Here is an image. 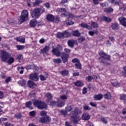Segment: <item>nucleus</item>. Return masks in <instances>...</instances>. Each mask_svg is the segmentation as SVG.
<instances>
[{
    "mask_svg": "<svg viewBox=\"0 0 126 126\" xmlns=\"http://www.w3.org/2000/svg\"><path fill=\"white\" fill-rule=\"evenodd\" d=\"M65 23L67 25H72V24H74V23L71 21L70 20H67L65 21Z\"/></svg>",
    "mask_w": 126,
    "mask_h": 126,
    "instance_id": "nucleus-55",
    "label": "nucleus"
},
{
    "mask_svg": "<svg viewBox=\"0 0 126 126\" xmlns=\"http://www.w3.org/2000/svg\"><path fill=\"white\" fill-rule=\"evenodd\" d=\"M57 12L59 14H61V16L62 17L63 16L64 17V16H65V13L67 12V10L64 8H58L57 9Z\"/></svg>",
    "mask_w": 126,
    "mask_h": 126,
    "instance_id": "nucleus-11",
    "label": "nucleus"
},
{
    "mask_svg": "<svg viewBox=\"0 0 126 126\" xmlns=\"http://www.w3.org/2000/svg\"><path fill=\"white\" fill-rule=\"evenodd\" d=\"M39 123L40 124H45V125H49L50 122L52 121V119L49 116H45L42 117L39 119Z\"/></svg>",
    "mask_w": 126,
    "mask_h": 126,
    "instance_id": "nucleus-8",
    "label": "nucleus"
},
{
    "mask_svg": "<svg viewBox=\"0 0 126 126\" xmlns=\"http://www.w3.org/2000/svg\"><path fill=\"white\" fill-rule=\"evenodd\" d=\"M54 62L55 63L59 64V63H62V59L61 58H57L54 59Z\"/></svg>",
    "mask_w": 126,
    "mask_h": 126,
    "instance_id": "nucleus-49",
    "label": "nucleus"
},
{
    "mask_svg": "<svg viewBox=\"0 0 126 126\" xmlns=\"http://www.w3.org/2000/svg\"><path fill=\"white\" fill-rule=\"evenodd\" d=\"M77 43V41L74 39H69L67 41V45L70 48H73L74 44Z\"/></svg>",
    "mask_w": 126,
    "mask_h": 126,
    "instance_id": "nucleus-15",
    "label": "nucleus"
},
{
    "mask_svg": "<svg viewBox=\"0 0 126 126\" xmlns=\"http://www.w3.org/2000/svg\"><path fill=\"white\" fill-rule=\"evenodd\" d=\"M39 77L40 78V80L41 81H45V80H46V77H45L44 75H43L42 74H40L39 75Z\"/></svg>",
    "mask_w": 126,
    "mask_h": 126,
    "instance_id": "nucleus-63",
    "label": "nucleus"
},
{
    "mask_svg": "<svg viewBox=\"0 0 126 126\" xmlns=\"http://www.w3.org/2000/svg\"><path fill=\"white\" fill-rule=\"evenodd\" d=\"M65 110L66 111H67V113L68 112H71L72 111L73 109L72 107H71V105L66 106L65 108Z\"/></svg>",
    "mask_w": 126,
    "mask_h": 126,
    "instance_id": "nucleus-52",
    "label": "nucleus"
},
{
    "mask_svg": "<svg viewBox=\"0 0 126 126\" xmlns=\"http://www.w3.org/2000/svg\"><path fill=\"white\" fill-rule=\"evenodd\" d=\"M24 66H19L17 67V70L19 71L20 74H23V72H24Z\"/></svg>",
    "mask_w": 126,
    "mask_h": 126,
    "instance_id": "nucleus-41",
    "label": "nucleus"
},
{
    "mask_svg": "<svg viewBox=\"0 0 126 126\" xmlns=\"http://www.w3.org/2000/svg\"><path fill=\"white\" fill-rule=\"evenodd\" d=\"M63 34H64V38H68V37L70 36V33H69V32H67L66 31L63 32Z\"/></svg>",
    "mask_w": 126,
    "mask_h": 126,
    "instance_id": "nucleus-48",
    "label": "nucleus"
},
{
    "mask_svg": "<svg viewBox=\"0 0 126 126\" xmlns=\"http://www.w3.org/2000/svg\"><path fill=\"white\" fill-rule=\"evenodd\" d=\"M112 20L113 19L103 15L100 17L99 21L100 22H106V23H111Z\"/></svg>",
    "mask_w": 126,
    "mask_h": 126,
    "instance_id": "nucleus-9",
    "label": "nucleus"
},
{
    "mask_svg": "<svg viewBox=\"0 0 126 126\" xmlns=\"http://www.w3.org/2000/svg\"><path fill=\"white\" fill-rule=\"evenodd\" d=\"M99 120H100V122L104 124V125H107L108 124V120H107V117H104L101 116V117H99Z\"/></svg>",
    "mask_w": 126,
    "mask_h": 126,
    "instance_id": "nucleus-26",
    "label": "nucleus"
},
{
    "mask_svg": "<svg viewBox=\"0 0 126 126\" xmlns=\"http://www.w3.org/2000/svg\"><path fill=\"white\" fill-rule=\"evenodd\" d=\"M118 21H119L120 24L125 27H126V18L125 17L121 18L118 19Z\"/></svg>",
    "mask_w": 126,
    "mask_h": 126,
    "instance_id": "nucleus-17",
    "label": "nucleus"
},
{
    "mask_svg": "<svg viewBox=\"0 0 126 126\" xmlns=\"http://www.w3.org/2000/svg\"><path fill=\"white\" fill-rule=\"evenodd\" d=\"M111 28L112 30H119V29L120 28L119 23L117 22L111 23Z\"/></svg>",
    "mask_w": 126,
    "mask_h": 126,
    "instance_id": "nucleus-16",
    "label": "nucleus"
},
{
    "mask_svg": "<svg viewBox=\"0 0 126 126\" xmlns=\"http://www.w3.org/2000/svg\"><path fill=\"white\" fill-rule=\"evenodd\" d=\"M81 27H82V28H84L85 29H87L88 30H90L91 27H90V26L87 25V23H82L80 24Z\"/></svg>",
    "mask_w": 126,
    "mask_h": 126,
    "instance_id": "nucleus-27",
    "label": "nucleus"
},
{
    "mask_svg": "<svg viewBox=\"0 0 126 126\" xmlns=\"http://www.w3.org/2000/svg\"><path fill=\"white\" fill-rule=\"evenodd\" d=\"M90 118L91 116L88 113H83L82 116V119L83 121H88V120H90Z\"/></svg>",
    "mask_w": 126,
    "mask_h": 126,
    "instance_id": "nucleus-19",
    "label": "nucleus"
},
{
    "mask_svg": "<svg viewBox=\"0 0 126 126\" xmlns=\"http://www.w3.org/2000/svg\"><path fill=\"white\" fill-rule=\"evenodd\" d=\"M86 79L89 82H91V81H92V79H93V77L91 76V75L87 76L86 77Z\"/></svg>",
    "mask_w": 126,
    "mask_h": 126,
    "instance_id": "nucleus-57",
    "label": "nucleus"
},
{
    "mask_svg": "<svg viewBox=\"0 0 126 126\" xmlns=\"http://www.w3.org/2000/svg\"><path fill=\"white\" fill-rule=\"evenodd\" d=\"M119 9L121 10V11H125L126 9V6L125 4H120L119 5Z\"/></svg>",
    "mask_w": 126,
    "mask_h": 126,
    "instance_id": "nucleus-40",
    "label": "nucleus"
},
{
    "mask_svg": "<svg viewBox=\"0 0 126 126\" xmlns=\"http://www.w3.org/2000/svg\"><path fill=\"white\" fill-rule=\"evenodd\" d=\"M46 20L49 22H55V16L52 14H48L46 15Z\"/></svg>",
    "mask_w": 126,
    "mask_h": 126,
    "instance_id": "nucleus-14",
    "label": "nucleus"
},
{
    "mask_svg": "<svg viewBox=\"0 0 126 126\" xmlns=\"http://www.w3.org/2000/svg\"><path fill=\"white\" fill-rule=\"evenodd\" d=\"M90 27V30L92 29H97V27H99V25L96 22H92Z\"/></svg>",
    "mask_w": 126,
    "mask_h": 126,
    "instance_id": "nucleus-24",
    "label": "nucleus"
},
{
    "mask_svg": "<svg viewBox=\"0 0 126 126\" xmlns=\"http://www.w3.org/2000/svg\"><path fill=\"white\" fill-rule=\"evenodd\" d=\"M30 79H32L33 81H38L39 80V76H38V73H34L30 74Z\"/></svg>",
    "mask_w": 126,
    "mask_h": 126,
    "instance_id": "nucleus-12",
    "label": "nucleus"
},
{
    "mask_svg": "<svg viewBox=\"0 0 126 126\" xmlns=\"http://www.w3.org/2000/svg\"><path fill=\"white\" fill-rule=\"evenodd\" d=\"M33 106L34 107H36L37 109H39L40 110H44V109H47V104L45 103V102L39 100L35 99L32 103Z\"/></svg>",
    "mask_w": 126,
    "mask_h": 126,
    "instance_id": "nucleus-4",
    "label": "nucleus"
},
{
    "mask_svg": "<svg viewBox=\"0 0 126 126\" xmlns=\"http://www.w3.org/2000/svg\"><path fill=\"white\" fill-rule=\"evenodd\" d=\"M46 97L47 98L48 101H49V100H52L53 99V96L52 95V94L50 93H46Z\"/></svg>",
    "mask_w": 126,
    "mask_h": 126,
    "instance_id": "nucleus-50",
    "label": "nucleus"
},
{
    "mask_svg": "<svg viewBox=\"0 0 126 126\" xmlns=\"http://www.w3.org/2000/svg\"><path fill=\"white\" fill-rule=\"evenodd\" d=\"M14 117L16 119L17 121H19L22 119V114L21 113H17L15 114Z\"/></svg>",
    "mask_w": 126,
    "mask_h": 126,
    "instance_id": "nucleus-32",
    "label": "nucleus"
},
{
    "mask_svg": "<svg viewBox=\"0 0 126 126\" xmlns=\"http://www.w3.org/2000/svg\"><path fill=\"white\" fill-rule=\"evenodd\" d=\"M16 40L17 42H20V43H25V37H23L22 36H19L16 37Z\"/></svg>",
    "mask_w": 126,
    "mask_h": 126,
    "instance_id": "nucleus-29",
    "label": "nucleus"
},
{
    "mask_svg": "<svg viewBox=\"0 0 126 126\" xmlns=\"http://www.w3.org/2000/svg\"><path fill=\"white\" fill-rule=\"evenodd\" d=\"M87 93V88L84 87L82 89V94H85Z\"/></svg>",
    "mask_w": 126,
    "mask_h": 126,
    "instance_id": "nucleus-64",
    "label": "nucleus"
},
{
    "mask_svg": "<svg viewBox=\"0 0 126 126\" xmlns=\"http://www.w3.org/2000/svg\"><path fill=\"white\" fill-rule=\"evenodd\" d=\"M120 101H124V103L126 102V94H120Z\"/></svg>",
    "mask_w": 126,
    "mask_h": 126,
    "instance_id": "nucleus-30",
    "label": "nucleus"
},
{
    "mask_svg": "<svg viewBox=\"0 0 126 126\" xmlns=\"http://www.w3.org/2000/svg\"><path fill=\"white\" fill-rule=\"evenodd\" d=\"M40 116H41V117H46V116H48L47 115V112L45 111H42L40 112Z\"/></svg>",
    "mask_w": 126,
    "mask_h": 126,
    "instance_id": "nucleus-61",
    "label": "nucleus"
},
{
    "mask_svg": "<svg viewBox=\"0 0 126 126\" xmlns=\"http://www.w3.org/2000/svg\"><path fill=\"white\" fill-rule=\"evenodd\" d=\"M73 84L75 86H77V87H82L83 86V83L80 81H77L74 82Z\"/></svg>",
    "mask_w": 126,
    "mask_h": 126,
    "instance_id": "nucleus-31",
    "label": "nucleus"
},
{
    "mask_svg": "<svg viewBox=\"0 0 126 126\" xmlns=\"http://www.w3.org/2000/svg\"><path fill=\"white\" fill-rule=\"evenodd\" d=\"M81 114V110L78 108H76L74 110H72L70 112V119L71 122L75 125H77L78 122L81 120L78 117V114Z\"/></svg>",
    "mask_w": 126,
    "mask_h": 126,
    "instance_id": "nucleus-3",
    "label": "nucleus"
},
{
    "mask_svg": "<svg viewBox=\"0 0 126 126\" xmlns=\"http://www.w3.org/2000/svg\"><path fill=\"white\" fill-rule=\"evenodd\" d=\"M30 98H35L36 97V93L33 91L31 92L29 94Z\"/></svg>",
    "mask_w": 126,
    "mask_h": 126,
    "instance_id": "nucleus-53",
    "label": "nucleus"
},
{
    "mask_svg": "<svg viewBox=\"0 0 126 126\" xmlns=\"http://www.w3.org/2000/svg\"><path fill=\"white\" fill-rule=\"evenodd\" d=\"M56 36L58 39H64V34L63 33V32H58Z\"/></svg>",
    "mask_w": 126,
    "mask_h": 126,
    "instance_id": "nucleus-20",
    "label": "nucleus"
},
{
    "mask_svg": "<svg viewBox=\"0 0 126 126\" xmlns=\"http://www.w3.org/2000/svg\"><path fill=\"white\" fill-rule=\"evenodd\" d=\"M72 35L74 36V37H79L80 36V32H79L78 30L72 31Z\"/></svg>",
    "mask_w": 126,
    "mask_h": 126,
    "instance_id": "nucleus-35",
    "label": "nucleus"
},
{
    "mask_svg": "<svg viewBox=\"0 0 126 126\" xmlns=\"http://www.w3.org/2000/svg\"><path fill=\"white\" fill-rule=\"evenodd\" d=\"M4 126H13V124L8 122H3Z\"/></svg>",
    "mask_w": 126,
    "mask_h": 126,
    "instance_id": "nucleus-58",
    "label": "nucleus"
},
{
    "mask_svg": "<svg viewBox=\"0 0 126 126\" xmlns=\"http://www.w3.org/2000/svg\"><path fill=\"white\" fill-rule=\"evenodd\" d=\"M65 102L63 101H62L61 100H58L56 106L57 107H63L64 106Z\"/></svg>",
    "mask_w": 126,
    "mask_h": 126,
    "instance_id": "nucleus-38",
    "label": "nucleus"
},
{
    "mask_svg": "<svg viewBox=\"0 0 126 126\" xmlns=\"http://www.w3.org/2000/svg\"><path fill=\"white\" fill-rule=\"evenodd\" d=\"M6 63H8V64H11L13 63H14V58H13V57L10 56L8 58L7 61L6 62Z\"/></svg>",
    "mask_w": 126,
    "mask_h": 126,
    "instance_id": "nucleus-34",
    "label": "nucleus"
},
{
    "mask_svg": "<svg viewBox=\"0 0 126 126\" xmlns=\"http://www.w3.org/2000/svg\"><path fill=\"white\" fill-rule=\"evenodd\" d=\"M61 51H63V46L58 44L56 46V48H53L52 49L51 52L52 53V55H54V56H56V57H61L63 63H67V61H68L69 54L65 53L64 52L61 53Z\"/></svg>",
    "mask_w": 126,
    "mask_h": 126,
    "instance_id": "nucleus-1",
    "label": "nucleus"
},
{
    "mask_svg": "<svg viewBox=\"0 0 126 126\" xmlns=\"http://www.w3.org/2000/svg\"><path fill=\"white\" fill-rule=\"evenodd\" d=\"M103 97L106 100H110L112 99V94H111V93L107 92L103 94Z\"/></svg>",
    "mask_w": 126,
    "mask_h": 126,
    "instance_id": "nucleus-23",
    "label": "nucleus"
},
{
    "mask_svg": "<svg viewBox=\"0 0 126 126\" xmlns=\"http://www.w3.org/2000/svg\"><path fill=\"white\" fill-rule=\"evenodd\" d=\"M79 62H80V61H79V60L77 58L73 59L72 60V63H79Z\"/></svg>",
    "mask_w": 126,
    "mask_h": 126,
    "instance_id": "nucleus-62",
    "label": "nucleus"
},
{
    "mask_svg": "<svg viewBox=\"0 0 126 126\" xmlns=\"http://www.w3.org/2000/svg\"><path fill=\"white\" fill-rule=\"evenodd\" d=\"M32 69L33 70L34 72L37 73L39 70V67L37 65L34 64V63H32Z\"/></svg>",
    "mask_w": 126,
    "mask_h": 126,
    "instance_id": "nucleus-25",
    "label": "nucleus"
},
{
    "mask_svg": "<svg viewBox=\"0 0 126 126\" xmlns=\"http://www.w3.org/2000/svg\"><path fill=\"white\" fill-rule=\"evenodd\" d=\"M41 2H42L41 0H35V1L33 2V5L34 6H37V5H39Z\"/></svg>",
    "mask_w": 126,
    "mask_h": 126,
    "instance_id": "nucleus-51",
    "label": "nucleus"
},
{
    "mask_svg": "<svg viewBox=\"0 0 126 126\" xmlns=\"http://www.w3.org/2000/svg\"><path fill=\"white\" fill-rule=\"evenodd\" d=\"M27 86H28L29 88L33 89V88H36V87H37V84L32 81L29 80L27 82Z\"/></svg>",
    "mask_w": 126,
    "mask_h": 126,
    "instance_id": "nucleus-13",
    "label": "nucleus"
},
{
    "mask_svg": "<svg viewBox=\"0 0 126 126\" xmlns=\"http://www.w3.org/2000/svg\"><path fill=\"white\" fill-rule=\"evenodd\" d=\"M32 20L30 22L29 25L30 27H32V28H35L36 27V25H37V20Z\"/></svg>",
    "mask_w": 126,
    "mask_h": 126,
    "instance_id": "nucleus-21",
    "label": "nucleus"
},
{
    "mask_svg": "<svg viewBox=\"0 0 126 126\" xmlns=\"http://www.w3.org/2000/svg\"><path fill=\"white\" fill-rule=\"evenodd\" d=\"M68 70L65 69L64 70H62L60 72V74H61L62 76H67L69 74Z\"/></svg>",
    "mask_w": 126,
    "mask_h": 126,
    "instance_id": "nucleus-28",
    "label": "nucleus"
},
{
    "mask_svg": "<svg viewBox=\"0 0 126 126\" xmlns=\"http://www.w3.org/2000/svg\"><path fill=\"white\" fill-rule=\"evenodd\" d=\"M84 111H91V107L87 104H85L83 106Z\"/></svg>",
    "mask_w": 126,
    "mask_h": 126,
    "instance_id": "nucleus-42",
    "label": "nucleus"
},
{
    "mask_svg": "<svg viewBox=\"0 0 126 126\" xmlns=\"http://www.w3.org/2000/svg\"><path fill=\"white\" fill-rule=\"evenodd\" d=\"M121 74L124 77H126V66L123 67V70L121 71Z\"/></svg>",
    "mask_w": 126,
    "mask_h": 126,
    "instance_id": "nucleus-39",
    "label": "nucleus"
},
{
    "mask_svg": "<svg viewBox=\"0 0 126 126\" xmlns=\"http://www.w3.org/2000/svg\"><path fill=\"white\" fill-rule=\"evenodd\" d=\"M29 115L31 117H35L36 115V112L35 111H32L29 112Z\"/></svg>",
    "mask_w": 126,
    "mask_h": 126,
    "instance_id": "nucleus-60",
    "label": "nucleus"
},
{
    "mask_svg": "<svg viewBox=\"0 0 126 126\" xmlns=\"http://www.w3.org/2000/svg\"><path fill=\"white\" fill-rule=\"evenodd\" d=\"M60 19V16H56L55 17V21H54L56 23H59V22H60V21H61V20Z\"/></svg>",
    "mask_w": 126,
    "mask_h": 126,
    "instance_id": "nucleus-59",
    "label": "nucleus"
},
{
    "mask_svg": "<svg viewBox=\"0 0 126 126\" xmlns=\"http://www.w3.org/2000/svg\"><path fill=\"white\" fill-rule=\"evenodd\" d=\"M86 40V38H85L84 36H80L79 38L78 42L80 43V44H81L83 42H84Z\"/></svg>",
    "mask_w": 126,
    "mask_h": 126,
    "instance_id": "nucleus-54",
    "label": "nucleus"
},
{
    "mask_svg": "<svg viewBox=\"0 0 126 126\" xmlns=\"http://www.w3.org/2000/svg\"><path fill=\"white\" fill-rule=\"evenodd\" d=\"M99 57L97 59V62L100 64L103 65H110L111 63L109 62H111V56L107 54L103 51L98 52Z\"/></svg>",
    "mask_w": 126,
    "mask_h": 126,
    "instance_id": "nucleus-2",
    "label": "nucleus"
},
{
    "mask_svg": "<svg viewBox=\"0 0 126 126\" xmlns=\"http://www.w3.org/2000/svg\"><path fill=\"white\" fill-rule=\"evenodd\" d=\"M48 105L50 106H57V101L52 100V99L48 100L47 102Z\"/></svg>",
    "mask_w": 126,
    "mask_h": 126,
    "instance_id": "nucleus-33",
    "label": "nucleus"
},
{
    "mask_svg": "<svg viewBox=\"0 0 126 126\" xmlns=\"http://www.w3.org/2000/svg\"><path fill=\"white\" fill-rule=\"evenodd\" d=\"M25 106L27 108H29V109H31V106H32V102L31 101H27L25 103Z\"/></svg>",
    "mask_w": 126,
    "mask_h": 126,
    "instance_id": "nucleus-47",
    "label": "nucleus"
},
{
    "mask_svg": "<svg viewBox=\"0 0 126 126\" xmlns=\"http://www.w3.org/2000/svg\"><path fill=\"white\" fill-rule=\"evenodd\" d=\"M89 34L91 36H94V34H96V35H97V34H98V30L95 29L94 30V31L89 32Z\"/></svg>",
    "mask_w": 126,
    "mask_h": 126,
    "instance_id": "nucleus-44",
    "label": "nucleus"
},
{
    "mask_svg": "<svg viewBox=\"0 0 126 126\" xmlns=\"http://www.w3.org/2000/svg\"><path fill=\"white\" fill-rule=\"evenodd\" d=\"M111 84L113 87H119L120 84L118 82L117 80H114L113 82H111Z\"/></svg>",
    "mask_w": 126,
    "mask_h": 126,
    "instance_id": "nucleus-36",
    "label": "nucleus"
},
{
    "mask_svg": "<svg viewBox=\"0 0 126 126\" xmlns=\"http://www.w3.org/2000/svg\"><path fill=\"white\" fill-rule=\"evenodd\" d=\"M104 11L105 13H107V14H110V13H112V12L114 11V9L112 7H108L105 8L104 9Z\"/></svg>",
    "mask_w": 126,
    "mask_h": 126,
    "instance_id": "nucleus-22",
    "label": "nucleus"
},
{
    "mask_svg": "<svg viewBox=\"0 0 126 126\" xmlns=\"http://www.w3.org/2000/svg\"><path fill=\"white\" fill-rule=\"evenodd\" d=\"M29 15V13L27 10H24L21 12V15L20 16L19 22L20 23H23L25 21L28 20V16Z\"/></svg>",
    "mask_w": 126,
    "mask_h": 126,
    "instance_id": "nucleus-5",
    "label": "nucleus"
},
{
    "mask_svg": "<svg viewBox=\"0 0 126 126\" xmlns=\"http://www.w3.org/2000/svg\"><path fill=\"white\" fill-rule=\"evenodd\" d=\"M32 17L34 19L39 18L40 15H41V8H35L32 10Z\"/></svg>",
    "mask_w": 126,
    "mask_h": 126,
    "instance_id": "nucleus-7",
    "label": "nucleus"
},
{
    "mask_svg": "<svg viewBox=\"0 0 126 126\" xmlns=\"http://www.w3.org/2000/svg\"><path fill=\"white\" fill-rule=\"evenodd\" d=\"M10 57H11L10 53L4 50L1 52L0 60L3 63L7 62V60H8V58H10Z\"/></svg>",
    "mask_w": 126,
    "mask_h": 126,
    "instance_id": "nucleus-6",
    "label": "nucleus"
},
{
    "mask_svg": "<svg viewBox=\"0 0 126 126\" xmlns=\"http://www.w3.org/2000/svg\"><path fill=\"white\" fill-rule=\"evenodd\" d=\"M18 84H20L21 86L25 87L26 86V81L24 79H22L18 81Z\"/></svg>",
    "mask_w": 126,
    "mask_h": 126,
    "instance_id": "nucleus-37",
    "label": "nucleus"
},
{
    "mask_svg": "<svg viewBox=\"0 0 126 126\" xmlns=\"http://www.w3.org/2000/svg\"><path fill=\"white\" fill-rule=\"evenodd\" d=\"M32 64H28L26 65V66H25V68L27 70H30V69H32Z\"/></svg>",
    "mask_w": 126,
    "mask_h": 126,
    "instance_id": "nucleus-56",
    "label": "nucleus"
},
{
    "mask_svg": "<svg viewBox=\"0 0 126 126\" xmlns=\"http://www.w3.org/2000/svg\"><path fill=\"white\" fill-rule=\"evenodd\" d=\"M16 47L18 51H22V50H24L25 48V46L20 45H17Z\"/></svg>",
    "mask_w": 126,
    "mask_h": 126,
    "instance_id": "nucleus-46",
    "label": "nucleus"
},
{
    "mask_svg": "<svg viewBox=\"0 0 126 126\" xmlns=\"http://www.w3.org/2000/svg\"><path fill=\"white\" fill-rule=\"evenodd\" d=\"M75 68H77L78 69H81V68L82 67V65H81L80 61L78 62L77 63H75Z\"/></svg>",
    "mask_w": 126,
    "mask_h": 126,
    "instance_id": "nucleus-43",
    "label": "nucleus"
},
{
    "mask_svg": "<svg viewBox=\"0 0 126 126\" xmlns=\"http://www.w3.org/2000/svg\"><path fill=\"white\" fill-rule=\"evenodd\" d=\"M94 101H100V100L103 99V94H94Z\"/></svg>",
    "mask_w": 126,
    "mask_h": 126,
    "instance_id": "nucleus-18",
    "label": "nucleus"
},
{
    "mask_svg": "<svg viewBox=\"0 0 126 126\" xmlns=\"http://www.w3.org/2000/svg\"><path fill=\"white\" fill-rule=\"evenodd\" d=\"M49 51H50V47L48 45H45L44 48L41 49L40 51V55H43L45 56V55H49Z\"/></svg>",
    "mask_w": 126,
    "mask_h": 126,
    "instance_id": "nucleus-10",
    "label": "nucleus"
},
{
    "mask_svg": "<svg viewBox=\"0 0 126 126\" xmlns=\"http://www.w3.org/2000/svg\"><path fill=\"white\" fill-rule=\"evenodd\" d=\"M60 113L61 114L62 116H63L64 118H65V117H66V115L67 114V111L66 110L62 109L60 111Z\"/></svg>",
    "mask_w": 126,
    "mask_h": 126,
    "instance_id": "nucleus-45",
    "label": "nucleus"
}]
</instances>
